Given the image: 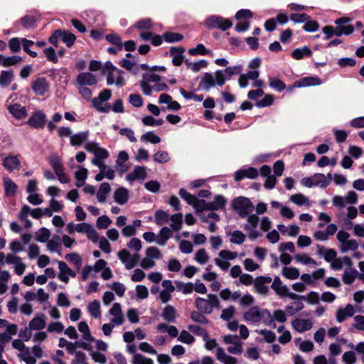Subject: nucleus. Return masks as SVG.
<instances>
[{"mask_svg":"<svg viewBox=\"0 0 364 364\" xmlns=\"http://www.w3.org/2000/svg\"><path fill=\"white\" fill-rule=\"evenodd\" d=\"M242 71V65L239 64L228 66L224 70H218L213 73H205L199 83V88L209 91L216 85L222 87L226 80H230L233 75H239Z\"/></svg>","mask_w":364,"mask_h":364,"instance_id":"nucleus-1","label":"nucleus"},{"mask_svg":"<svg viewBox=\"0 0 364 364\" xmlns=\"http://www.w3.org/2000/svg\"><path fill=\"white\" fill-rule=\"evenodd\" d=\"M102 74L107 76V85H115L122 87L125 85L124 72L113 65L111 61H107L102 68Z\"/></svg>","mask_w":364,"mask_h":364,"instance_id":"nucleus-2","label":"nucleus"},{"mask_svg":"<svg viewBox=\"0 0 364 364\" xmlns=\"http://www.w3.org/2000/svg\"><path fill=\"white\" fill-rule=\"evenodd\" d=\"M85 149L89 153L94 155L93 159L91 160L92 165L99 167L105 164V159L109 157V151L101 146L99 144L95 141H89L86 143Z\"/></svg>","mask_w":364,"mask_h":364,"instance_id":"nucleus-3","label":"nucleus"},{"mask_svg":"<svg viewBox=\"0 0 364 364\" xmlns=\"http://www.w3.org/2000/svg\"><path fill=\"white\" fill-rule=\"evenodd\" d=\"M195 303L197 309L205 314H210L214 309H219L220 307L218 296L211 294L208 295L207 299L197 297Z\"/></svg>","mask_w":364,"mask_h":364,"instance_id":"nucleus-4","label":"nucleus"},{"mask_svg":"<svg viewBox=\"0 0 364 364\" xmlns=\"http://www.w3.org/2000/svg\"><path fill=\"white\" fill-rule=\"evenodd\" d=\"M232 209L241 218H246L249 214L252 213L255 209V206L251 200L243 196L235 198L232 202Z\"/></svg>","mask_w":364,"mask_h":364,"instance_id":"nucleus-5","label":"nucleus"},{"mask_svg":"<svg viewBox=\"0 0 364 364\" xmlns=\"http://www.w3.org/2000/svg\"><path fill=\"white\" fill-rule=\"evenodd\" d=\"M205 26L208 28H218L225 31L232 27V23L228 18L212 15L205 19Z\"/></svg>","mask_w":364,"mask_h":364,"instance_id":"nucleus-6","label":"nucleus"},{"mask_svg":"<svg viewBox=\"0 0 364 364\" xmlns=\"http://www.w3.org/2000/svg\"><path fill=\"white\" fill-rule=\"evenodd\" d=\"M266 317H269V311L267 309L261 310L259 308L252 307L248 311L244 314V318L251 323H259L262 320L264 323Z\"/></svg>","mask_w":364,"mask_h":364,"instance_id":"nucleus-7","label":"nucleus"},{"mask_svg":"<svg viewBox=\"0 0 364 364\" xmlns=\"http://www.w3.org/2000/svg\"><path fill=\"white\" fill-rule=\"evenodd\" d=\"M218 256L214 259L215 264L223 271H226L230 265L228 261L235 259L237 257V253L223 250L219 252Z\"/></svg>","mask_w":364,"mask_h":364,"instance_id":"nucleus-8","label":"nucleus"},{"mask_svg":"<svg viewBox=\"0 0 364 364\" xmlns=\"http://www.w3.org/2000/svg\"><path fill=\"white\" fill-rule=\"evenodd\" d=\"M117 257L124 264L127 269H131L134 268L138 261L139 260L140 256L139 254H134L133 255L126 249H123L118 252Z\"/></svg>","mask_w":364,"mask_h":364,"instance_id":"nucleus-9","label":"nucleus"},{"mask_svg":"<svg viewBox=\"0 0 364 364\" xmlns=\"http://www.w3.org/2000/svg\"><path fill=\"white\" fill-rule=\"evenodd\" d=\"M351 21V18L348 17H341L335 21L337 26L336 29V36H341L342 35L348 36L353 33L354 28L351 25H348Z\"/></svg>","mask_w":364,"mask_h":364,"instance_id":"nucleus-10","label":"nucleus"},{"mask_svg":"<svg viewBox=\"0 0 364 364\" xmlns=\"http://www.w3.org/2000/svg\"><path fill=\"white\" fill-rule=\"evenodd\" d=\"M46 114L42 110H36L32 113L26 123L32 129H41L46 125Z\"/></svg>","mask_w":364,"mask_h":364,"instance_id":"nucleus-11","label":"nucleus"},{"mask_svg":"<svg viewBox=\"0 0 364 364\" xmlns=\"http://www.w3.org/2000/svg\"><path fill=\"white\" fill-rule=\"evenodd\" d=\"M338 230V227L334 223L327 225L325 230H316L314 232V238L318 241H326L331 236L335 235Z\"/></svg>","mask_w":364,"mask_h":364,"instance_id":"nucleus-12","label":"nucleus"},{"mask_svg":"<svg viewBox=\"0 0 364 364\" xmlns=\"http://www.w3.org/2000/svg\"><path fill=\"white\" fill-rule=\"evenodd\" d=\"M6 264H14L15 273L19 276L23 274L26 268L21 258L13 254L6 255Z\"/></svg>","mask_w":364,"mask_h":364,"instance_id":"nucleus-13","label":"nucleus"},{"mask_svg":"<svg viewBox=\"0 0 364 364\" xmlns=\"http://www.w3.org/2000/svg\"><path fill=\"white\" fill-rule=\"evenodd\" d=\"M272 281V279L270 277H257L253 283L256 291L260 294H267L269 291V287L267 284H270Z\"/></svg>","mask_w":364,"mask_h":364,"instance_id":"nucleus-14","label":"nucleus"},{"mask_svg":"<svg viewBox=\"0 0 364 364\" xmlns=\"http://www.w3.org/2000/svg\"><path fill=\"white\" fill-rule=\"evenodd\" d=\"M77 85L92 86L97 83V77L90 72H82L76 77Z\"/></svg>","mask_w":364,"mask_h":364,"instance_id":"nucleus-15","label":"nucleus"},{"mask_svg":"<svg viewBox=\"0 0 364 364\" xmlns=\"http://www.w3.org/2000/svg\"><path fill=\"white\" fill-rule=\"evenodd\" d=\"M49 88V84L45 77H38L31 83V89L38 96H43Z\"/></svg>","mask_w":364,"mask_h":364,"instance_id":"nucleus-16","label":"nucleus"},{"mask_svg":"<svg viewBox=\"0 0 364 364\" xmlns=\"http://www.w3.org/2000/svg\"><path fill=\"white\" fill-rule=\"evenodd\" d=\"M58 264L60 270L58 277L61 282L68 283L69 281V277L73 278L76 277V273L71 269L65 262L58 261Z\"/></svg>","mask_w":364,"mask_h":364,"instance_id":"nucleus-17","label":"nucleus"},{"mask_svg":"<svg viewBox=\"0 0 364 364\" xmlns=\"http://www.w3.org/2000/svg\"><path fill=\"white\" fill-rule=\"evenodd\" d=\"M291 326L296 331L303 333L312 328L313 322L309 318H296L291 321Z\"/></svg>","mask_w":364,"mask_h":364,"instance_id":"nucleus-18","label":"nucleus"},{"mask_svg":"<svg viewBox=\"0 0 364 364\" xmlns=\"http://www.w3.org/2000/svg\"><path fill=\"white\" fill-rule=\"evenodd\" d=\"M109 313L113 316L111 318V322L112 323L117 326L123 324L124 318L122 314V306L119 303H114L109 309Z\"/></svg>","mask_w":364,"mask_h":364,"instance_id":"nucleus-19","label":"nucleus"},{"mask_svg":"<svg viewBox=\"0 0 364 364\" xmlns=\"http://www.w3.org/2000/svg\"><path fill=\"white\" fill-rule=\"evenodd\" d=\"M286 321L287 316L285 312L282 310H276L272 315L269 313V317H266L264 323L274 328L276 327L275 321L284 323Z\"/></svg>","mask_w":364,"mask_h":364,"instance_id":"nucleus-20","label":"nucleus"},{"mask_svg":"<svg viewBox=\"0 0 364 364\" xmlns=\"http://www.w3.org/2000/svg\"><path fill=\"white\" fill-rule=\"evenodd\" d=\"M2 166L9 172L17 169L21 166V161L18 155H9L2 159Z\"/></svg>","mask_w":364,"mask_h":364,"instance_id":"nucleus-21","label":"nucleus"},{"mask_svg":"<svg viewBox=\"0 0 364 364\" xmlns=\"http://www.w3.org/2000/svg\"><path fill=\"white\" fill-rule=\"evenodd\" d=\"M146 177V168L145 166H136L134 170L127 175L128 181L132 182L136 180H144Z\"/></svg>","mask_w":364,"mask_h":364,"instance_id":"nucleus-22","label":"nucleus"},{"mask_svg":"<svg viewBox=\"0 0 364 364\" xmlns=\"http://www.w3.org/2000/svg\"><path fill=\"white\" fill-rule=\"evenodd\" d=\"M322 84V81L318 77L316 76H309L301 78L300 80L294 82V87H309L316 86Z\"/></svg>","mask_w":364,"mask_h":364,"instance_id":"nucleus-23","label":"nucleus"},{"mask_svg":"<svg viewBox=\"0 0 364 364\" xmlns=\"http://www.w3.org/2000/svg\"><path fill=\"white\" fill-rule=\"evenodd\" d=\"M8 110L16 119H24L28 115L26 107L18 103L9 105Z\"/></svg>","mask_w":364,"mask_h":364,"instance_id":"nucleus-24","label":"nucleus"},{"mask_svg":"<svg viewBox=\"0 0 364 364\" xmlns=\"http://www.w3.org/2000/svg\"><path fill=\"white\" fill-rule=\"evenodd\" d=\"M28 326L31 331H42L46 326V316L40 314L31 319L28 323Z\"/></svg>","mask_w":364,"mask_h":364,"instance_id":"nucleus-25","label":"nucleus"},{"mask_svg":"<svg viewBox=\"0 0 364 364\" xmlns=\"http://www.w3.org/2000/svg\"><path fill=\"white\" fill-rule=\"evenodd\" d=\"M129 191L124 187H119L114 192V200L120 205L126 204L129 200Z\"/></svg>","mask_w":364,"mask_h":364,"instance_id":"nucleus-26","label":"nucleus"},{"mask_svg":"<svg viewBox=\"0 0 364 364\" xmlns=\"http://www.w3.org/2000/svg\"><path fill=\"white\" fill-rule=\"evenodd\" d=\"M271 287L281 298L285 297L288 287L282 284L279 277H275L273 281H272Z\"/></svg>","mask_w":364,"mask_h":364,"instance_id":"nucleus-27","label":"nucleus"},{"mask_svg":"<svg viewBox=\"0 0 364 364\" xmlns=\"http://www.w3.org/2000/svg\"><path fill=\"white\" fill-rule=\"evenodd\" d=\"M216 358L223 364H236L237 361L236 358L228 355L220 347L216 349Z\"/></svg>","mask_w":364,"mask_h":364,"instance_id":"nucleus-28","label":"nucleus"},{"mask_svg":"<svg viewBox=\"0 0 364 364\" xmlns=\"http://www.w3.org/2000/svg\"><path fill=\"white\" fill-rule=\"evenodd\" d=\"M172 231L168 227H163L157 235L156 243L160 246H164L167 241L171 237Z\"/></svg>","mask_w":364,"mask_h":364,"instance_id":"nucleus-29","label":"nucleus"},{"mask_svg":"<svg viewBox=\"0 0 364 364\" xmlns=\"http://www.w3.org/2000/svg\"><path fill=\"white\" fill-rule=\"evenodd\" d=\"M110 191L111 186L108 183L105 182L101 183L96 194L97 200L101 203H105Z\"/></svg>","mask_w":364,"mask_h":364,"instance_id":"nucleus-30","label":"nucleus"},{"mask_svg":"<svg viewBox=\"0 0 364 364\" xmlns=\"http://www.w3.org/2000/svg\"><path fill=\"white\" fill-rule=\"evenodd\" d=\"M87 173V169L80 166L78 167V170L75 172V178L76 179L75 185L77 188H80L85 185Z\"/></svg>","mask_w":364,"mask_h":364,"instance_id":"nucleus-31","label":"nucleus"},{"mask_svg":"<svg viewBox=\"0 0 364 364\" xmlns=\"http://www.w3.org/2000/svg\"><path fill=\"white\" fill-rule=\"evenodd\" d=\"M89 136L88 131L80 132L70 136V144L73 146H80L84 141H85Z\"/></svg>","mask_w":364,"mask_h":364,"instance_id":"nucleus-32","label":"nucleus"},{"mask_svg":"<svg viewBox=\"0 0 364 364\" xmlns=\"http://www.w3.org/2000/svg\"><path fill=\"white\" fill-rule=\"evenodd\" d=\"M227 200L223 196L218 195L214 198L213 201L208 202V210H218L225 207Z\"/></svg>","mask_w":364,"mask_h":364,"instance_id":"nucleus-33","label":"nucleus"},{"mask_svg":"<svg viewBox=\"0 0 364 364\" xmlns=\"http://www.w3.org/2000/svg\"><path fill=\"white\" fill-rule=\"evenodd\" d=\"M162 318L168 322H175L176 318V310L171 305L166 306L162 311Z\"/></svg>","mask_w":364,"mask_h":364,"instance_id":"nucleus-34","label":"nucleus"},{"mask_svg":"<svg viewBox=\"0 0 364 364\" xmlns=\"http://www.w3.org/2000/svg\"><path fill=\"white\" fill-rule=\"evenodd\" d=\"M269 85L274 90L282 92L286 89L285 83L277 77L269 76Z\"/></svg>","mask_w":364,"mask_h":364,"instance_id":"nucleus-35","label":"nucleus"},{"mask_svg":"<svg viewBox=\"0 0 364 364\" xmlns=\"http://www.w3.org/2000/svg\"><path fill=\"white\" fill-rule=\"evenodd\" d=\"M358 272L354 268H346L343 274V282L346 284H351L357 278Z\"/></svg>","mask_w":364,"mask_h":364,"instance_id":"nucleus-36","label":"nucleus"},{"mask_svg":"<svg viewBox=\"0 0 364 364\" xmlns=\"http://www.w3.org/2000/svg\"><path fill=\"white\" fill-rule=\"evenodd\" d=\"M290 201L294 204L301 206L306 205L307 207L311 206V202L309 199L302 193H296L291 195L289 198Z\"/></svg>","mask_w":364,"mask_h":364,"instance_id":"nucleus-37","label":"nucleus"},{"mask_svg":"<svg viewBox=\"0 0 364 364\" xmlns=\"http://www.w3.org/2000/svg\"><path fill=\"white\" fill-rule=\"evenodd\" d=\"M304 304L301 301H294L286 306L285 311L289 316H294L304 309Z\"/></svg>","mask_w":364,"mask_h":364,"instance_id":"nucleus-38","label":"nucleus"},{"mask_svg":"<svg viewBox=\"0 0 364 364\" xmlns=\"http://www.w3.org/2000/svg\"><path fill=\"white\" fill-rule=\"evenodd\" d=\"M312 51L308 46H304L302 48H298L294 49L291 52V56L294 59L300 60L305 57H309L311 55Z\"/></svg>","mask_w":364,"mask_h":364,"instance_id":"nucleus-39","label":"nucleus"},{"mask_svg":"<svg viewBox=\"0 0 364 364\" xmlns=\"http://www.w3.org/2000/svg\"><path fill=\"white\" fill-rule=\"evenodd\" d=\"M78 330L82 333V338L85 341L91 343L94 341V338L90 333V328L85 321H80L78 323Z\"/></svg>","mask_w":364,"mask_h":364,"instance_id":"nucleus-40","label":"nucleus"},{"mask_svg":"<svg viewBox=\"0 0 364 364\" xmlns=\"http://www.w3.org/2000/svg\"><path fill=\"white\" fill-rule=\"evenodd\" d=\"M89 314L95 318H99L101 316L100 304L98 300H94L87 306Z\"/></svg>","mask_w":364,"mask_h":364,"instance_id":"nucleus-41","label":"nucleus"},{"mask_svg":"<svg viewBox=\"0 0 364 364\" xmlns=\"http://www.w3.org/2000/svg\"><path fill=\"white\" fill-rule=\"evenodd\" d=\"M169 220L171 221V228L173 231H179L183 225V214L176 213L170 216Z\"/></svg>","mask_w":364,"mask_h":364,"instance_id":"nucleus-42","label":"nucleus"},{"mask_svg":"<svg viewBox=\"0 0 364 364\" xmlns=\"http://www.w3.org/2000/svg\"><path fill=\"white\" fill-rule=\"evenodd\" d=\"M282 274L287 279L291 280L296 279L300 276L299 269L293 267H284L282 269Z\"/></svg>","mask_w":364,"mask_h":364,"instance_id":"nucleus-43","label":"nucleus"},{"mask_svg":"<svg viewBox=\"0 0 364 364\" xmlns=\"http://www.w3.org/2000/svg\"><path fill=\"white\" fill-rule=\"evenodd\" d=\"M14 78V73L11 70H3L0 74V85L2 87H8Z\"/></svg>","mask_w":364,"mask_h":364,"instance_id":"nucleus-44","label":"nucleus"},{"mask_svg":"<svg viewBox=\"0 0 364 364\" xmlns=\"http://www.w3.org/2000/svg\"><path fill=\"white\" fill-rule=\"evenodd\" d=\"M21 60L22 58L18 55L6 57L2 55V58H1L0 61V65L4 67H9L18 64Z\"/></svg>","mask_w":364,"mask_h":364,"instance_id":"nucleus-45","label":"nucleus"},{"mask_svg":"<svg viewBox=\"0 0 364 364\" xmlns=\"http://www.w3.org/2000/svg\"><path fill=\"white\" fill-rule=\"evenodd\" d=\"M170 215L164 210H159L154 214V221L157 225H162L168 222Z\"/></svg>","mask_w":364,"mask_h":364,"instance_id":"nucleus-46","label":"nucleus"},{"mask_svg":"<svg viewBox=\"0 0 364 364\" xmlns=\"http://www.w3.org/2000/svg\"><path fill=\"white\" fill-rule=\"evenodd\" d=\"M49 164L51 166L52 168L56 172H60V171L64 169L63 165L61 159L57 154L51 155L49 159Z\"/></svg>","mask_w":364,"mask_h":364,"instance_id":"nucleus-47","label":"nucleus"},{"mask_svg":"<svg viewBox=\"0 0 364 364\" xmlns=\"http://www.w3.org/2000/svg\"><path fill=\"white\" fill-rule=\"evenodd\" d=\"M228 235H230V241L233 244L241 245L245 240V234L240 230H235L229 232Z\"/></svg>","mask_w":364,"mask_h":364,"instance_id":"nucleus-48","label":"nucleus"},{"mask_svg":"<svg viewBox=\"0 0 364 364\" xmlns=\"http://www.w3.org/2000/svg\"><path fill=\"white\" fill-rule=\"evenodd\" d=\"M88 346L89 345L85 341H76L75 343L69 342L65 348L70 354L75 355L77 347L87 350Z\"/></svg>","mask_w":364,"mask_h":364,"instance_id":"nucleus-49","label":"nucleus"},{"mask_svg":"<svg viewBox=\"0 0 364 364\" xmlns=\"http://www.w3.org/2000/svg\"><path fill=\"white\" fill-rule=\"evenodd\" d=\"M65 258L74 265L79 270L82 266V260L77 253H70L65 256Z\"/></svg>","mask_w":364,"mask_h":364,"instance_id":"nucleus-50","label":"nucleus"},{"mask_svg":"<svg viewBox=\"0 0 364 364\" xmlns=\"http://www.w3.org/2000/svg\"><path fill=\"white\" fill-rule=\"evenodd\" d=\"M141 141L143 142H150L153 144H156L161 141V138L155 134L154 132L150 131L141 135Z\"/></svg>","mask_w":364,"mask_h":364,"instance_id":"nucleus-51","label":"nucleus"},{"mask_svg":"<svg viewBox=\"0 0 364 364\" xmlns=\"http://www.w3.org/2000/svg\"><path fill=\"white\" fill-rule=\"evenodd\" d=\"M163 38L167 43H176L182 41L183 36L178 33L166 32L163 34Z\"/></svg>","mask_w":364,"mask_h":364,"instance_id":"nucleus-52","label":"nucleus"},{"mask_svg":"<svg viewBox=\"0 0 364 364\" xmlns=\"http://www.w3.org/2000/svg\"><path fill=\"white\" fill-rule=\"evenodd\" d=\"M196 212L208 210V202L204 199H200L196 196L193 203L191 204Z\"/></svg>","mask_w":364,"mask_h":364,"instance_id":"nucleus-53","label":"nucleus"},{"mask_svg":"<svg viewBox=\"0 0 364 364\" xmlns=\"http://www.w3.org/2000/svg\"><path fill=\"white\" fill-rule=\"evenodd\" d=\"M188 329L191 333L196 334V336H199L202 337L203 340H205L208 338V331L205 328H203L198 325H194V324L189 325L188 326Z\"/></svg>","mask_w":364,"mask_h":364,"instance_id":"nucleus-54","label":"nucleus"},{"mask_svg":"<svg viewBox=\"0 0 364 364\" xmlns=\"http://www.w3.org/2000/svg\"><path fill=\"white\" fill-rule=\"evenodd\" d=\"M153 159L156 163L165 164L170 161V156L166 151H158L154 154Z\"/></svg>","mask_w":364,"mask_h":364,"instance_id":"nucleus-55","label":"nucleus"},{"mask_svg":"<svg viewBox=\"0 0 364 364\" xmlns=\"http://www.w3.org/2000/svg\"><path fill=\"white\" fill-rule=\"evenodd\" d=\"M21 23L26 29H31L36 27V18L31 15H26L21 18Z\"/></svg>","mask_w":364,"mask_h":364,"instance_id":"nucleus-56","label":"nucleus"},{"mask_svg":"<svg viewBox=\"0 0 364 364\" xmlns=\"http://www.w3.org/2000/svg\"><path fill=\"white\" fill-rule=\"evenodd\" d=\"M75 36L66 31H61V41L66 44L68 47H71L75 42Z\"/></svg>","mask_w":364,"mask_h":364,"instance_id":"nucleus-57","label":"nucleus"},{"mask_svg":"<svg viewBox=\"0 0 364 364\" xmlns=\"http://www.w3.org/2000/svg\"><path fill=\"white\" fill-rule=\"evenodd\" d=\"M4 186L6 195H14L17 190V186L15 183L9 178L4 179Z\"/></svg>","mask_w":364,"mask_h":364,"instance_id":"nucleus-58","label":"nucleus"},{"mask_svg":"<svg viewBox=\"0 0 364 364\" xmlns=\"http://www.w3.org/2000/svg\"><path fill=\"white\" fill-rule=\"evenodd\" d=\"M359 244L358 242L354 240H348L345 244L341 245L340 247V250L341 252H347L349 250L355 251L358 248Z\"/></svg>","mask_w":364,"mask_h":364,"instance_id":"nucleus-59","label":"nucleus"},{"mask_svg":"<svg viewBox=\"0 0 364 364\" xmlns=\"http://www.w3.org/2000/svg\"><path fill=\"white\" fill-rule=\"evenodd\" d=\"M178 291H182L184 294H191L193 290V284L191 282L183 283V282H175Z\"/></svg>","mask_w":364,"mask_h":364,"instance_id":"nucleus-60","label":"nucleus"},{"mask_svg":"<svg viewBox=\"0 0 364 364\" xmlns=\"http://www.w3.org/2000/svg\"><path fill=\"white\" fill-rule=\"evenodd\" d=\"M191 319L198 323L208 324L209 323L208 319L203 315V313L200 311H193L191 314Z\"/></svg>","mask_w":364,"mask_h":364,"instance_id":"nucleus-61","label":"nucleus"},{"mask_svg":"<svg viewBox=\"0 0 364 364\" xmlns=\"http://www.w3.org/2000/svg\"><path fill=\"white\" fill-rule=\"evenodd\" d=\"M314 183H317L316 186H320L322 188H326L329 184V181L323 173H316L314 176Z\"/></svg>","mask_w":364,"mask_h":364,"instance_id":"nucleus-62","label":"nucleus"},{"mask_svg":"<svg viewBox=\"0 0 364 364\" xmlns=\"http://www.w3.org/2000/svg\"><path fill=\"white\" fill-rule=\"evenodd\" d=\"M274 102V97L272 95H270V94H267V95H265L264 97L257 101L255 104L256 107H259V108H263V107H269L270 105H272Z\"/></svg>","mask_w":364,"mask_h":364,"instance_id":"nucleus-63","label":"nucleus"},{"mask_svg":"<svg viewBox=\"0 0 364 364\" xmlns=\"http://www.w3.org/2000/svg\"><path fill=\"white\" fill-rule=\"evenodd\" d=\"M132 364H154V361L141 354H134L132 360Z\"/></svg>","mask_w":364,"mask_h":364,"instance_id":"nucleus-64","label":"nucleus"}]
</instances>
